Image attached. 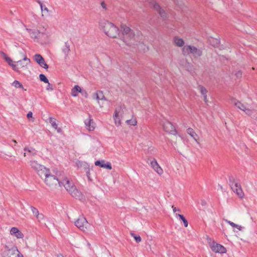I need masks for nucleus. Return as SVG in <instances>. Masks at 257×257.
Masks as SVG:
<instances>
[{
  "instance_id": "obj_1",
  "label": "nucleus",
  "mask_w": 257,
  "mask_h": 257,
  "mask_svg": "<svg viewBox=\"0 0 257 257\" xmlns=\"http://www.w3.org/2000/svg\"><path fill=\"white\" fill-rule=\"evenodd\" d=\"M30 165L37 172L46 185L50 189H55L59 186V182L63 173V172L57 171L55 175H53L49 169L38 163L36 161H31Z\"/></svg>"
},
{
  "instance_id": "obj_2",
  "label": "nucleus",
  "mask_w": 257,
  "mask_h": 257,
  "mask_svg": "<svg viewBox=\"0 0 257 257\" xmlns=\"http://www.w3.org/2000/svg\"><path fill=\"white\" fill-rule=\"evenodd\" d=\"M121 29V38L117 42L119 46L134 47L142 42L143 36L139 32H136L126 26H122Z\"/></svg>"
},
{
  "instance_id": "obj_3",
  "label": "nucleus",
  "mask_w": 257,
  "mask_h": 257,
  "mask_svg": "<svg viewBox=\"0 0 257 257\" xmlns=\"http://www.w3.org/2000/svg\"><path fill=\"white\" fill-rule=\"evenodd\" d=\"M99 28L108 37L116 38L119 34V30L112 23L106 20H100Z\"/></svg>"
},
{
  "instance_id": "obj_4",
  "label": "nucleus",
  "mask_w": 257,
  "mask_h": 257,
  "mask_svg": "<svg viewBox=\"0 0 257 257\" xmlns=\"http://www.w3.org/2000/svg\"><path fill=\"white\" fill-rule=\"evenodd\" d=\"M132 111L127 109L124 105L117 106L113 114V119L115 126H119L121 124V119L126 117Z\"/></svg>"
},
{
  "instance_id": "obj_5",
  "label": "nucleus",
  "mask_w": 257,
  "mask_h": 257,
  "mask_svg": "<svg viewBox=\"0 0 257 257\" xmlns=\"http://www.w3.org/2000/svg\"><path fill=\"white\" fill-rule=\"evenodd\" d=\"M63 186L65 189L74 197H79V192L72 181L65 176L64 173L59 182V186Z\"/></svg>"
},
{
  "instance_id": "obj_6",
  "label": "nucleus",
  "mask_w": 257,
  "mask_h": 257,
  "mask_svg": "<svg viewBox=\"0 0 257 257\" xmlns=\"http://www.w3.org/2000/svg\"><path fill=\"white\" fill-rule=\"evenodd\" d=\"M23 58L22 60L15 62V65H12L13 69L17 72L20 73L22 70H26L28 68V65L30 63V59L28 58L26 54L23 53Z\"/></svg>"
},
{
  "instance_id": "obj_7",
  "label": "nucleus",
  "mask_w": 257,
  "mask_h": 257,
  "mask_svg": "<svg viewBox=\"0 0 257 257\" xmlns=\"http://www.w3.org/2000/svg\"><path fill=\"white\" fill-rule=\"evenodd\" d=\"M182 53L184 55H192L193 57L197 58L202 55L201 49L190 45H185L182 48Z\"/></svg>"
},
{
  "instance_id": "obj_8",
  "label": "nucleus",
  "mask_w": 257,
  "mask_h": 257,
  "mask_svg": "<svg viewBox=\"0 0 257 257\" xmlns=\"http://www.w3.org/2000/svg\"><path fill=\"white\" fill-rule=\"evenodd\" d=\"M3 257H23L17 247L13 245L5 246V250L3 253Z\"/></svg>"
},
{
  "instance_id": "obj_9",
  "label": "nucleus",
  "mask_w": 257,
  "mask_h": 257,
  "mask_svg": "<svg viewBox=\"0 0 257 257\" xmlns=\"http://www.w3.org/2000/svg\"><path fill=\"white\" fill-rule=\"evenodd\" d=\"M149 4L150 7L158 13L163 20H166L168 18L167 12L156 1L152 0Z\"/></svg>"
},
{
  "instance_id": "obj_10",
  "label": "nucleus",
  "mask_w": 257,
  "mask_h": 257,
  "mask_svg": "<svg viewBox=\"0 0 257 257\" xmlns=\"http://www.w3.org/2000/svg\"><path fill=\"white\" fill-rule=\"evenodd\" d=\"M234 105L247 115L250 116L253 113L251 106L249 103L245 104L237 101L234 103Z\"/></svg>"
},
{
  "instance_id": "obj_11",
  "label": "nucleus",
  "mask_w": 257,
  "mask_h": 257,
  "mask_svg": "<svg viewBox=\"0 0 257 257\" xmlns=\"http://www.w3.org/2000/svg\"><path fill=\"white\" fill-rule=\"evenodd\" d=\"M230 187L233 192L240 199L244 198V193L240 184L235 181L230 183Z\"/></svg>"
},
{
  "instance_id": "obj_12",
  "label": "nucleus",
  "mask_w": 257,
  "mask_h": 257,
  "mask_svg": "<svg viewBox=\"0 0 257 257\" xmlns=\"http://www.w3.org/2000/svg\"><path fill=\"white\" fill-rule=\"evenodd\" d=\"M84 127L89 132H93L96 128V124L90 115L84 120Z\"/></svg>"
},
{
  "instance_id": "obj_13",
  "label": "nucleus",
  "mask_w": 257,
  "mask_h": 257,
  "mask_svg": "<svg viewBox=\"0 0 257 257\" xmlns=\"http://www.w3.org/2000/svg\"><path fill=\"white\" fill-rule=\"evenodd\" d=\"M211 250L216 253H225L226 252V249L223 245L217 243L215 242H213L210 245Z\"/></svg>"
},
{
  "instance_id": "obj_14",
  "label": "nucleus",
  "mask_w": 257,
  "mask_h": 257,
  "mask_svg": "<svg viewBox=\"0 0 257 257\" xmlns=\"http://www.w3.org/2000/svg\"><path fill=\"white\" fill-rule=\"evenodd\" d=\"M94 96L95 98L97 100V103L99 104L100 107H104L107 101L105 99V97L103 92L101 91H97L95 93Z\"/></svg>"
},
{
  "instance_id": "obj_15",
  "label": "nucleus",
  "mask_w": 257,
  "mask_h": 257,
  "mask_svg": "<svg viewBox=\"0 0 257 257\" xmlns=\"http://www.w3.org/2000/svg\"><path fill=\"white\" fill-rule=\"evenodd\" d=\"M150 165L153 170L159 175H162L163 173V170L160 166L156 159H154L150 162Z\"/></svg>"
},
{
  "instance_id": "obj_16",
  "label": "nucleus",
  "mask_w": 257,
  "mask_h": 257,
  "mask_svg": "<svg viewBox=\"0 0 257 257\" xmlns=\"http://www.w3.org/2000/svg\"><path fill=\"white\" fill-rule=\"evenodd\" d=\"M35 61L42 67L45 69H48V65L46 63L44 59L40 54H35L34 56Z\"/></svg>"
},
{
  "instance_id": "obj_17",
  "label": "nucleus",
  "mask_w": 257,
  "mask_h": 257,
  "mask_svg": "<svg viewBox=\"0 0 257 257\" xmlns=\"http://www.w3.org/2000/svg\"><path fill=\"white\" fill-rule=\"evenodd\" d=\"M91 229V225L88 222L85 218H81V231L85 233L89 232Z\"/></svg>"
},
{
  "instance_id": "obj_18",
  "label": "nucleus",
  "mask_w": 257,
  "mask_h": 257,
  "mask_svg": "<svg viewBox=\"0 0 257 257\" xmlns=\"http://www.w3.org/2000/svg\"><path fill=\"white\" fill-rule=\"evenodd\" d=\"M94 164L96 166H99L101 168L111 170L112 169L111 164L110 162L105 161L103 160H98L95 162Z\"/></svg>"
},
{
  "instance_id": "obj_19",
  "label": "nucleus",
  "mask_w": 257,
  "mask_h": 257,
  "mask_svg": "<svg viewBox=\"0 0 257 257\" xmlns=\"http://www.w3.org/2000/svg\"><path fill=\"white\" fill-rule=\"evenodd\" d=\"M164 130L169 133L173 134L175 132V129L173 125L169 121H166L163 125Z\"/></svg>"
},
{
  "instance_id": "obj_20",
  "label": "nucleus",
  "mask_w": 257,
  "mask_h": 257,
  "mask_svg": "<svg viewBox=\"0 0 257 257\" xmlns=\"http://www.w3.org/2000/svg\"><path fill=\"white\" fill-rule=\"evenodd\" d=\"M226 222L233 228L234 232H238L243 230L244 227L238 224H236L232 221L226 220Z\"/></svg>"
},
{
  "instance_id": "obj_21",
  "label": "nucleus",
  "mask_w": 257,
  "mask_h": 257,
  "mask_svg": "<svg viewBox=\"0 0 257 257\" xmlns=\"http://www.w3.org/2000/svg\"><path fill=\"white\" fill-rule=\"evenodd\" d=\"M10 233L17 238H23L24 237L23 233L17 227H12L10 230Z\"/></svg>"
},
{
  "instance_id": "obj_22",
  "label": "nucleus",
  "mask_w": 257,
  "mask_h": 257,
  "mask_svg": "<svg viewBox=\"0 0 257 257\" xmlns=\"http://www.w3.org/2000/svg\"><path fill=\"white\" fill-rule=\"evenodd\" d=\"M186 133L189 135L196 143H199V137L193 128L189 127L186 130Z\"/></svg>"
},
{
  "instance_id": "obj_23",
  "label": "nucleus",
  "mask_w": 257,
  "mask_h": 257,
  "mask_svg": "<svg viewBox=\"0 0 257 257\" xmlns=\"http://www.w3.org/2000/svg\"><path fill=\"white\" fill-rule=\"evenodd\" d=\"M125 123L129 126H135L137 125V118L133 115H131V118L125 121Z\"/></svg>"
},
{
  "instance_id": "obj_24",
  "label": "nucleus",
  "mask_w": 257,
  "mask_h": 257,
  "mask_svg": "<svg viewBox=\"0 0 257 257\" xmlns=\"http://www.w3.org/2000/svg\"><path fill=\"white\" fill-rule=\"evenodd\" d=\"M173 42L174 44L178 47H183L185 46L184 40L179 37H175L173 38Z\"/></svg>"
},
{
  "instance_id": "obj_25",
  "label": "nucleus",
  "mask_w": 257,
  "mask_h": 257,
  "mask_svg": "<svg viewBox=\"0 0 257 257\" xmlns=\"http://www.w3.org/2000/svg\"><path fill=\"white\" fill-rule=\"evenodd\" d=\"M38 3H39V4L40 5V8H41V11H42V16L43 17V16H48L49 15V10H48V9L46 7V6L45 5H44L41 2H40V1H38Z\"/></svg>"
},
{
  "instance_id": "obj_26",
  "label": "nucleus",
  "mask_w": 257,
  "mask_h": 257,
  "mask_svg": "<svg viewBox=\"0 0 257 257\" xmlns=\"http://www.w3.org/2000/svg\"><path fill=\"white\" fill-rule=\"evenodd\" d=\"M24 150L27 152L24 153V156L25 157L27 156H34L36 154V150L32 148H25Z\"/></svg>"
},
{
  "instance_id": "obj_27",
  "label": "nucleus",
  "mask_w": 257,
  "mask_h": 257,
  "mask_svg": "<svg viewBox=\"0 0 257 257\" xmlns=\"http://www.w3.org/2000/svg\"><path fill=\"white\" fill-rule=\"evenodd\" d=\"M50 122L51 124L52 127L57 130L58 133L61 132V129L59 127H58V125L56 123V119L54 118L50 117L49 118Z\"/></svg>"
},
{
  "instance_id": "obj_28",
  "label": "nucleus",
  "mask_w": 257,
  "mask_h": 257,
  "mask_svg": "<svg viewBox=\"0 0 257 257\" xmlns=\"http://www.w3.org/2000/svg\"><path fill=\"white\" fill-rule=\"evenodd\" d=\"M29 33L31 38L34 39H38L39 36L40 32L38 30H29Z\"/></svg>"
},
{
  "instance_id": "obj_29",
  "label": "nucleus",
  "mask_w": 257,
  "mask_h": 257,
  "mask_svg": "<svg viewBox=\"0 0 257 257\" xmlns=\"http://www.w3.org/2000/svg\"><path fill=\"white\" fill-rule=\"evenodd\" d=\"M79 92H80V87L78 85H75L71 90V95L74 97L78 96Z\"/></svg>"
},
{
  "instance_id": "obj_30",
  "label": "nucleus",
  "mask_w": 257,
  "mask_h": 257,
  "mask_svg": "<svg viewBox=\"0 0 257 257\" xmlns=\"http://www.w3.org/2000/svg\"><path fill=\"white\" fill-rule=\"evenodd\" d=\"M12 86H13L16 88H21L25 91H26L27 89H25L22 84L18 80H15L12 84Z\"/></svg>"
},
{
  "instance_id": "obj_31",
  "label": "nucleus",
  "mask_w": 257,
  "mask_h": 257,
  "mask_svg": "<svg viewBox=\"0 0 257 257\" xmlns=\"http://www.w3.org/2000/svg\"><path fill=\"white\" fill-rule=\"evenodd\" d=\"M175 216L176 217H179V218L183 221L185 227H187L188 226V221L183 215H181L180 214H176Z\"/></svg>"
},
{
  "instance_id": "obj_32",
  "label": "nucleus",
  "mask_w": 257,
  "mask_h": 257,
  "mask_svg": "<svg viewBox=\"0 0 257 257\" xmlns=\"http://www.w3.org/2000/svg\"><path fill=\"white\" fill-rule=\"evenodd\" d=\"M198 89H199L200 92L203 95V96L204 95H207V91L204 87L201 86V85L199 86Z\"/></svg>"
},
{
  "instance_id": "obj_33",
  "label": "nucleus",
  "mask_w": 257,
  "mask_h": 257,
  "mask_svg": "<svg viewBox=\"0 0 257 257\" xmlns=\"http://www.w3.org/2000/svg\"><path fill=\"white\" fill-rule=\"evenodd\" d=\"M5 60L8 62L9 65L12 67V65H15V62H13L11 58L7 56V54H5Z\"/></svg>"
},
{
  "instance_id": "obj_34",
  "label": "nucleus",
  "mask_w": 257,
  "mask_h": 257,
  "mask_svg": "<svg viewBox=\"0 0 257 257\" xmlns=\"http://www.w3.org/2000/svg\"><path fill=\"white\" fill-rule=\"evenodd\" d=\"M84 170L85 171L87 177L88 178V179L89 181L91 182L92 181V179L90 177V169L89 167H86L84 168Z\"/></svg>"
},
{
  "instance_id": "obj_35",
  "label": "nucleus",
  "mask_w": 257,
  "mask_h": 257,
  "mask_svg": "<svg viewBox=\"0 0 257 257\" xmlns=\"http://www.w3.org/2000/svg\"><path fill=\"white\" fill-rule=\"evenodd\" d=\"M39 78L41 81H43L46 83H48L49 80L44 74H40Z\"/></svg>"
},
{
  "instance_id": "obj_36",
  "label": "nucleus",
  "mask_w": 257,
  "mask_h": 257,
  "mask_svg": "<svg viewBox=\"0 0 257 257\" xmlns=\"http://www.w3.org/2000/svg\"><path fill=\"white\" fill-rule=\"evenodd\" d=\"M131 235L134 237L137 242H140L142 240L141 237L140 235H136L134 233H132Z\"/></svg>"
},
{
  "instance_id": "obj_37",
  "label": "nucleus",
  "mask_w": 257,
  "mask_h": 257,
  "mask_svg": "<svg viewBox=\"0 0 257 257\" xmlns=\"http://www.w3.org/2000/svg\"><path fill=\"white\" fill-rule=\"evenodd\" d=\"M70 51L69 46L67 45V43H66L65 47L63 49V52L66 55L68 54Z\"/></svg>"
},
{
  "instance_id": "obj_38",
  "label": "nucleus",
  "mask_w": 257,
  "mask_h": 257,
  "mask_svg": "<svg viewBox=\"0 0 257 257\" xmlns=\"http://www.w3.org/2000/svg\"><path fill=\"white\" fill-rule=\"evenodd\" d=\"M31 208L33 214H34L35 216H38L39 213L38 210L34 207L32 206Z\"/></svg>"
},
{
  "instance_id": "obj_39",
  "label": "nucleus",
  "mask_w": 257,
  "mask_h": 257,
  "mask_svg": "<svg viewBox=\"0 0 257 257\" xmlns=\"http://www.w3.org/2000/svg\"><path fill=\"white\" fill-rule=\"evenodd\" d=\"M27 118L29 119H32V121L34 122L35 121V118L33 117V113L32 111H29L27 114Z\"/></svg>"
},
{
  "instance_id": "obj_40",
  "label": "nucleus",
  "mask_w": 257,
  "mask_h": 257,
  "mask_svg": "<svg viewBox=\"0 0 257 257\" xmlns=\"http://www.w3.org/2000/svg\"><path fill=\"white\" fill-rule=\"evenodd\" d=\"M81 96L85 98H87L88 97V93L85 90H81Z\"/></svg>"
},
{
  "instance_id": "obj_41",
  "label": "nucleus",
  "mask_w": 257,
  "mask_h": 257,
  "mask_svg": "<svg viewBox=\"0 0 257 257\" xmlns=\"http://www.w3.org/2000/svg\"><path fill=\"white\" fill-rule=\"evenodd\" d=\"M48 84V85L46 87V89L47 90H50L52 91L53 90V87L52 84H50L49 82L48 81V83H47Z\"/></svg>"
},
{
  "instance_id": "obj_42",
  "label": "nucleus",
  "mask_w": 257,
  "mask_h": 257,
  "mask_svg": "<svg viewBox=\"0 0 257 257\" xmlns=\"http://www.w3.org/2000/svg\"><path fill=\"white\" fill-rule=\"evenodd\" d=\"M37 219L39 220V221H40L41 220H43V218H44V215L43 214H41V213H39V214L38 215V216H36Z\"/></svg>"
},
{
  "instance_id": "obj_43",
  "label": "nucleus",
  "mask_w": 257,
  "mask_h": 257,
  "mask_svg": "<svg viewBox=\"0 0 257 257\" xmlns=\"http://www.w3.org/2000/svg\"><path fill=\"white\" fill-rule=\"evenodd\" d=\"M75 225L78 228H80V222H79V219H77L76 221H74Z\"/></svg>"
},
{
  "instance_id": "obj_44",
  "label": "nucleus",
  "mask_w": 257,
  "mask_h": 257,
  "mask_svg": "<svg viewBox=\"0 0 257 257\" xmlns=\"http://www.w3.org/2000/svg\"><path fill=\"white\" fill-rule=\"evenodd\" d=\"M203 100L206 104H208V100L207 99V95H204L203 96Z\"/></svg>"
},
{
  "instance_id": "obj_45",
  "label": "nucleus",
  "mask_w": 257,
  "mask_h": 257,
  "mask_svg": "<svg viewBox=\"0 0 257 257\" xmlns=\"http://www.w3.org/2000/svg\"><path fill=\"white\" fill-rule=\"evenodd\" d=\"M235 75L237 77H241L242 75V72L240 71H238L236 72Z\"/></svg>"
},
{
  "instance_id": "obj_46",
  "label": "nucleus",
  "mask_w": 257,
  "mask_h": 257,
  "mask_svg": "<svg viewBox=\"0 0 257 257\" xmlns=\"http://www.w3.org/2000/svg\"><path fill=\"white\" fill-rule=\"evenodd\" d=\"M101 6L103 8V9H104L105 10L106 9V4H105V3L104 2H102L101 3Z\"/></svg>"
},
{
  "instance_id": "obj_47",
  "label": "nucleus",
  "mask_w": 257,
  "mask_h": 257,
  "mask_svg": "<svg viewBox=\"0 0 257 257\" xmlns=\"http://www.w3.org/2000/svg\"><path fill=\"white\" fill-rule=\"evenodd\" d=\"M172 208H173V211L174 213H175L177 211H180L179 209L177 208L176 207H174L173 206Z\"/></svg>"
},
{
  "instance_id": "obj_48",
  "label": "nucleus",
  "mask_w": 257,
  "mask_h": 257,
  "mask_svg": "<svg viewBox=\"0 0 257 257\" xmlns=\"http://www.w3.org/2000/svg\"><path fill=\"white\" fill-rule=\"evenodd\" d=\"M13 142H14V144H15V145H16L17 144V141L15 140H13Z\"/></svg>"
},
{
  "instance_id": "obj_49",
  "label": "nucleus",
  "mask_w": 257,
  "mask_h": 257,
  "mask_svg": "<svg viewBox=\"0 0 257 257\" xmlns=\"http://www.w3.org/2000/svg\"><path fill=\"white\" fill-rule=\"evenodd\" d=\"M57 257H64V256L62 254H59L57 255Z\"/></svg>"
},
{
  "instance_id": "obj_50",
  "label": "nucleus",
  "mask_w": 257,
  "mask_h": 257,
  "mask_svg": "<svg viewBox=\"0 0 257 257\" xmlns=\"http://www.w3.org/2000/svg\"><path fill=\"white\" fill-rule=\"evenodd\" d=\"M2 55H3L4 56V58H5V54H6V53H4V52H2Z\"/></svg>"
},
{
  "instance_id": "obj_51",
  "label": "nucleus",
  "mask_w": 257,
  "mask_h": 257,
  "mask_svg": "<svg viewBox=\"0 0 257 257\" xmlns=\"http://www.w3.org/2000/svg\"><path fill=\"white\" fill-rule=\"evenodd\" d=\"M224 234L226 236H227V233H226V231H225V230H224Z\"/></svg>"
},
{
  "instance_id": "obj_52",
  "label": "nucleus",
  "mask_w": 257,
  "mask_h": 257,
  "mask_svg": "<svg viewBox=\"0 0 257 257\" xmlns=\"http://www.w3.org/2000/svg\"><path fill=\"white\" fill-rule=\"evenodd\" d=\"M87 244L88 247H89L90 246V244L89 242H87Z\"/></svg>"
}]
</instances>
